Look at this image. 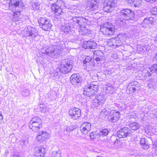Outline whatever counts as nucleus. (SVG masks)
Listing matches in <instances>:
<instances>
[{"instance_id":"obj_53","label":"nucleus","mask_w":157,"mask_h":157,"mask_svg":"<svg viewBox=\"0 0 157 157\" xmlns=\"http://www.w3.org/2000/svg\"><path fill=\"white\" fill-rule=\"evenodd\" d=\"M112 70H106V71H105V75L110 74H111L112 73Z\"/></svg>"},{"instance_id":"obj_51","label":"nucleus","mask_w":157,"mask_h":157,"mask_svg":"<svg viewBox=\"0 0 157 157\" xmlns=\"http://www.w3.org/2000/svg\"><path fill=\"white\" fill-rule=\"evenodd\" d=\"M69 128H70V131L73 130L75 128V126L74 125H71L69 126Z\"/></svg>"},{"instance_id":"obj_30","label":"nucleus","mask_w":157,"mask_h":157,"mask_svg":"<svg viewBox=\"0 0 157 157\" xmlns=\"http://www.w3.org/2000/svg\"><path fill=\"white\" fill-rule=\"evenodd\" d=\"M103 103H104L101 101L96 97L92 101V104L96 107H97L99 105H102Z\"/></svg>"},{"instance_id":"obj_63","label":"nucleus","mask_w":157,"mask_h":157,"mask_svg":"<svg viewBox=\"0 0 157 157\" xmlns=\"http://www.w3.org/2000/svg\"><path fill=\"white\" fill-rule=\"evenodd\" d=\"M149 82H148V84L149 85L150 84V83H149Z\"/></svg>"},{"instance_id":"obj_7","label":"nucleus","mask_w":157,"mask_h":157,"mask_svg":"<svg viewBox=\"0 0 157 157\" xmlns=\"http://www.w3.org/2000/svg\"><path fill=\"white\" fill-rule=\"evenodd\" d=\"M94 82H91L90 84L85 87L83 94L87 97L94 96L96 93L98 88L97 85L94 84Z\"/></svg>"},{"instance_id":"obj_47","label":"nucleus","mask_w":157,"mask_h":157,"mask_svg":"<svg viewBox=\"0 0 157 157\" xmlns=\"http://www.w3.org/2000/svg\"><path fill=\"white\" fill-rule=\"evenodd\" d=\"M129 118L130 119L135 118L136 117V114L134 112L131 113L129 114Z\"/></svg>"},{"instance_id":"obj_1","label":"nucleus","mask_w":157,"mask_h":157,"mask_svg":"<svg viewBox=\"0 0 157 157\" xmlns=\"http://www.w3.org/2000/svg\"><path fill=\"white\" fill-rule=\"evenodd\" d=\"M135 16L134 11L128 9H122L116 18V24L121 27L126 24V21L131 20Z\"/></svg>"},{"instance_id":"obj_32","label":"nucleus","mask_w":157,"mask_h":157,"mask_svg":"<svg viewBox=\"0 0 157 157\" xmlns=\"http://www.w3.org/2000/svg\"><path fill=\"white\" fill-rule=\"evenodd\" d=\"M129 126L132 130H136L139 127L140 124L137 122H134L130 123Z\"/></svg>"},{"instance_id":"obj_58","label":"nucleus","mask_w":157,"mask_h":157,"mask_svg":"<svg viewBox=\"0 0 157 157\" xmlns=\"http://www.w3.org/2000/svg\"><path fill=\"white\" fill-rule=\"evenodd\" d=\"M117 44H120L121 45V41L120 40H119V38H118V42H117Z\"/></svg>"},{"instance_id":"obj_57","label":"nucleus","mask_w":157,"mask_h":157,"mask_svg":"<svg viewBox=\"0 0 157 157\" xmlns=\"http://www.w3.org/2000/svg\"><path fill=\"white\" fill-rule=\"evenodd\" d=\"M3 117H2V113L0 112V121L3 119Z\"/></svg>"},{"instance_id":"obj_9","label":"nucleus","mask_w":157,"mask_h":157,"mask_svg":"<svg viewBox=\"0 0 157 157\" xmlns=\"http://www.w3.org/2000/svg\"><path fill=\"white\" fill-rule=\"evenodd\" d=\"M40 27L45 31H48L52 26L50 20L46 17H40L38 20Z\"/></svg>"},{"instance_id":"obj_34","label":"nucleus","mask_w":157,"mask_h":157,"mask_svg":"<svg viewBox=\"0 0 157 157\" xmlns=\"http://www.w3.org/2000/svg\"><path fill=\"white\" fill-rule=\"evenodd\" d=\"M150 50H151L150 46L148 45H145L141 46L139 51H140L142 52H145L147 53Z\"/></svg>"},{"instance_id":"obj_28","label":"nucleus","mask_w":157,"mask_h":157,"mask_svg":"<svg viewBox=\"0 0 157 157\" xmlns=\"http://www.w3.org/2000/svg\"><path fill=\"white\" fill-rule=\"evenodd\" d=\"M152 73L150 68L145 69L142 71V75L145 77L150 76Z\"/></svg>"},{"instance_id":"obj_14","label":"nucleus","mask_w":157,"mask_h":157,"mask_svg":"<svg viewBox=\"0 0 157 157\" xmlns=\"http://www.w3.org/2000/svg\"><path fill=\"white\" fill-rule=\"evenodd\" d=\"M81 111L75 107L70 109L69 111V115L71 118L74 120H76L81 116Z\"/></svg>"},{"instance_id":"obj_18","label":"nucleus","mask_w":157,"mask_h":157,"mask_svg":"<svg viewBox=\"0 0 157 157\" xmlns=\"http://www.w3.org/2000/svg\"><path fill=\"white\" fill-rule=\"evenodd\" d=\"M34 153L37 157H44L46 153L45 148L42 145H37L35 147Z\"/></svg>"},{"instance_id":"obj_40","label":"nucleus","mask_w":157,"mask_h":157,"mask_svg":"<svg viewBox=\"0 0 157 157\" xmlns=\"http://www.w3.org/2000/svg\"><path fill=\"white\" fill-rule=\"evenodd\" d=\"M46 106L43 104H40L38 106V109L41 112L44 113L46 111Z\"/></svg>"},{"instance_id":"obj_44","label":"nucleus","mask_w":157,"mask_h":157,"mask_svg":"<svg viewBox=\"0 0 157 157\" xmlns=\"http://www.w3.org/2000/svg\"><path fill=\"white\" fill-rule=\"evenodd\" d=\"M150 68L152 73L157 72V64H154Z\"/></svg>"},{"instance_id":"obj_24","label":"nucleus","mask_w":157,"mask_h":157,"mask_svg":"<svg viewBox=\"0 0 157 157\" xmlns=\"http://www.w3.org/2000/svg\"><path fill=\"white\" fill-rule=\"evenodd\" d=\"M20 10L18 9V10L15 12H13H13L10 16L11 20L14 21H21V18Z\"/></svg>"},{"instance_id":"obj_16","label":"nucleus","mask_w":157,"mask_h":157,"mask_svg":"<svg viewBox=\"0 0 157 157\" xmlns=\"http://www.w3.org/2000/svg\"><path fill=\"white\" fill-rule=\"evenodd\" d=\"M83 63L84 69L88 71L92 69L94 65L93 60H92L91 58L89 56L86 57L85 59L83 61Z\"/></svg>"},{"instance_id":"obj_36","label":"nucleus","mask_w":157,"mask_h":157,"mask_svg":"<svg viewBox=\"0 0 157 157\" xmlns=\"http://www.w3.org/2000/svg\"><path fill=\"white\" fill-rule=\"evenodd\" d=\"M111 110L109 108H106L103 109L100 113L101 115H103V117L106 116L109 113Z\"/></svg>"},{"instance_id":"obj_29","label":"nucleus","mask_w":157,"mask_h":157,"mask_svg":"<svg viewBox=\"0 0 157 157\" xmlns=\"http://www.w3.org/2000/svg\"><path fill=\"white\" fill-rule=\"evenodd\" d=\"M40 3L36 2L32 3L31 4L32 9L34 11L40 10Z\"/></svg>"},{"instance_id":"obj_38","label":"nucleus","mask_w":157,"mask_h":157,"mask_svg":"<svg viewBox=\"0 0 157 157\" xmlns=\"http://www.w3.org/2000/svg\"><path fill=\"white\" fill-rule=\"evenodd\" d=\"M104 92L106 93H111V90L113 89L112 87L107 85H105L103 87Z\"/></svg>"},{"instance_id":"obj_59","label":"nucleus","mask_w":157,"mask_h":157,"mask_svg":"<svg viewBox=\"0 0 157 157\" xmlns=\"http://www.w3.org/2000/svg\"><path fill=\"white\" fill-rule=\"evenodd\" d=\"M155 59L157 60V52L155 55Z\"/></svg>"},{"instance_id":"obj_12","label":"nucleus","mask_w":157,"mask_h":157,"mask_svg":"<svg viewBox=\"0 0 157 157\" xmlns=\"http://www.w3.org/2000/svg\"><path fill=\"white\" fill-rule=\"evenodd\" d=\"M70 80L72 85H78L82 82V78L78 74H74L70 76Z\"/></svg>"},{"instance_id":"obj_61","label":"nucleus","mask_w":157,"mask_h":157,"mask_svg":"<svg viewBox=\"0 0 157 157\" xmlns=\"http://www.w3.org/2000/svg\"><path fill=\"white\" fill-rule=\"evenodd\" d=\"M48 1H53L54 2H56V0H48Z\"/></svg>"},{"instance_id":"obj_23","label":"nucleus","mask_w":157,"mask_h":157,"mask_svg":"<svg viewBox=\"0 0 157 157\" xmlns=\"http://www.w3.org/2000/svg\"><path fill=\"white\" fill-rule=\"evenodd\" d=\"M48 133L46 132L39 131L36 136V140L37 142L41 143L48 138Z\"/></svg>"},{"instance_id":"obj_5","label":"nucleus","mask_w":157,"mask_h":157,"mask_svg":"<svg viewBox=\"0 0 157 157\" xmlns=\"http://www.w3.org/2000/svg\"><path fill=\"white\" fill-rule=\"evenodd\" d=\"M115 27L112 24L106 23L100 26V31L103 34L111 36L113 35L115 32Z\"/></svg>"},{"instance_id":"obj_25","label":"nucleus","mask_w":157,"mask_h":157,"mask_svg":"<svg viewBox=\"0 0 157 157\" xmlns=\"http://www.w3.org/2000/svg\"><path fill=\"white\" fill-rule=\"evenodd\" d=\"M71 20H70L68 23L65 24L64 25H61L60 26V29L62 32L65 33H68L71 30L72 27L74 28L73 27L72 23H70Z\"/></svg>"},{"instance_id":"obj_31","label":"nucleus","mask_w":157,"mask_h":157,"mask_svg":"<svg viewBox=\"0 0 157 157\" xmlns=\"http://www.w3.org/2000/svg\"><path fill=\"white\" fill-rule=\"evenodd\" d=\"M109 132L107 129H104L100 130V132L98 133V135L100 137H103L108 135Z\"/></svg>"},{"instance_id":"obj_35","label":"nucleus","mask_w":157,"mask_h":157,"mask_svg":"<svg viewBox=\"0 0 157 157\" xmlns=\"http://www.w3.org/2000/svg\"><path fill=\"white\" fill-rule=\"evenodd\" d=\"M132 2L135 7H140L142 4V0H132Z\"/></svg>"},{"instance_id":"obj_27","label":"nucleus","mask_w":157,"mask_h":157,"mask_svg":"<svg viewBox=\"0 0 157 157\" xmlns=\"http://www.w3.org/2000/svg\"><path fill=\"white\" fill-rule=\"evenodd\" d=\"M61 73L60 70L59 69L58 67L56 69V70L51 74L55 78H58L59 75H61Z\"/></svg>"},{"instance_id":"obj_49","label":"nucleus","mask_w":157,"mask_h":157,"mask_svg":"<svg viewBox=\"0 0 157 157\" xmlns=\"http://www.w3.org/2000/svg\"><path fill=\"white\" fill-rule=\"evenodd\" d=\"M152 13L155 15H157V7L154 8L152 10Z\"/></svg>"},{"instance_id":"obj_2","label":"nucleus","mask_w":157,"mask_h":157,"mask_svg":"<svg viewBox=\"0 0 157 157\" xmlns=\"http://www.w3.org/2000/svg\"><path fill=\"white\" fill-rule=\"evenodd\" d=\"M56 44H54L49 47L47 48H41L40 52L51 58H55L60 55L61 52V48L59 45L56 43Z\"/></svg>"},{"instance_id":"obj_46","label":"nucleus","mask_w":157,"mask_h":157,"mask_svg":"<svg viewBox=\"0 0 157 157\" xmlns=\"http://www.w3.org/2000/svg\"><path fill=\"white\" fill-rule=\"evenodd\" d=\"M97 135H98V134L97 135V133L95 132H91L89 135L90 138L91 139H94L96 138Z\"/></svg>"},{"instance_id":"obj_41","label":"nucleus","mask_w":157,"mask_h":157,"mask_svg":"<svg viewBox=\"0 0 157 157\" xmlns=\"http://www.w3.org/2000/svg\"><path fill=\"white\" fill-rule=\"evenodd\" d=\"M151 19L152 18L151 17H149L148 18L144 19L143 22V24L145 26L147 25L148 24H151L152 23L151 20Z\"/></svg>"},{"instance_id":"obj_10","label":"nucleus","mask_w":157,"mask_h":157,"mask_svg":"<svg viewBox=\"0 0 157 157\" xmlns=\"http://www.w3.org/2000/svg\"><path fill=\"white\" fill-rule=\"evenodd\" d=\"M9 5V9L13 11L16 8L21 10L24 7L22 0H10Z\"/></svg>"},{"instance_id":"obj_21","label":"nucleus","mask_w":157,"mask_h":157,"mask_svg":"<svg viewBox=\"0 0 157 157\" xmlns=\"http://www.w3.org/2000/svg\"><path fill=\"white\" fill-rule=\"evenodd\" d=\"M97 44L94 41H85L83 43L82 48L86 49H94L97 47Z\"/></svg>"},{"instance_id":"obj_43","label":"nucleus","mask_w":157,"mask_h":157,"mask_svg":"<svg viewBox=\"0 0 157 157\" xmlns=\"http://www.w3.org/2000/svg\"><path fill=\"white\" fill-rule=\"evenodd\" d=\"M64 133L65 135H68L70 133V128L69 127L66 125L63 128Z\"/></svg>"},{"instance_id":"obj_11","label":"nucleus","mask_w":157,"mask_h":157,"mask_svg":"<svg viewBox=\"0 0 157 157\" xmlns=\"http://www.w3.org/2000/svg\"><path fill=\"white\" fill-rule=\"evenodd\" d=\"M121 117L119 112L115 110H111L109 113L108 119L110 122L115 123Z\"/></svg>"},{"instance_id":"obj_37","label":"nucleus","mask_w":157,"mask_h":157,"mask_svg":"<svg viewBox=\"0 0 157 157\" xmlns=\"http://www.w3.org/2000/svg\"><path fill=\"white\" fill-rule=\"evenodd\" d=\"M50 157H61V151L58 150L57 151H54L49 155Z\"/></svg>"},{"instance_id":"obj_56","label":"nucleus","mask_w":157,"mask_h":157,"mask_svg":"<svg viewBox=\"0 0 157 157\" xmlns=\"http://www.w3.org/2000/svg\"><path fill=\"white\" fill-rule=\"evenodd\" d=\"M11 157H20V156L17 154H13Z\"/></svg>"},{"instance_id":"obj_17","label":"nucleus","mask_w":157,"mask_h":157,"mask_svg":"<svg viewBox=\"0 0 157 157\" xmlns=\"http://www.w3.org/2000/svg\"><path fill=\"white\" fill-rule=\"evenodd\" d=\"M116 6V3L113 0H105L104 3L103 9L105 12L111 11V8Z\"/></svg>"},{"instance_id":"obj_60","label":"nucleus","mask_w":157,"mask_h":157,"mask_svg":"<svg viewBox=\"0 0 157 157\" xmlns=\"http://www.w3.org/2000/svg\"><path fill=\"white\" fill-rule=\"evenodd\" d=\"M154 147H157V142H155L153 145Z\"/></svg>"},{"instance_id":"obj_3","label":"nucleus","mask_w":157,"mask_h":157,"mask_svg":"<svg viewBox=\"0 0 157 157\" xmlns=\"http://www.w3.org/2000/svg\"><path fill=\"white\" fill-rule=\"evenodd\" d=\"M22 34L23 37L28 39H33L36 41L39 40L40 38L37 30L31 26L25 28L22 32Z\"/></svg>"},{"instance_id":"obj_33","label":"nucleus","mask_w":157,"mask_h":157,"mask_svg":"<svg viewBox=\"0 0 157 157\" xmlns=\"http://www.w3.org/2000/svg\"><path fill=\"white\" fill-rule=\"evenodd\" d=\"M111 41L112 43L110 44L109 46H116V48H117L121 46V44H117V42H118V38H112L111 39Z\"/></svg>"},{"instance_id":"obj_54","label":"nucleus","mask_w":157,"mask_h":157,"mask_svg":"<svg viewBox=\"0 0 157 157\" xmlns=\"http://www.w3.org/2000/svg\"><path fill=\"white\" fill-rule=\"evenodd\" d=\"M95 57V59L97 62H99L101 61V58H100V57Z\"/></svg>"},{"instance_id":"obj_55","label":"nucleus","mask_w":157,"mask_h":157,"mask_svg":"<svg viewBox=\"0 0 157 157\" xmlns=\"http://www.w3.org/2000/svg\"><path fill=\"white\" fill-rule=\"evenodd\" d=\"M147 2H150L151 3H153L155 2L156 0H145Z\"/></svg>"},{"instance_id":"obj_20","label":"nucleus","mask_w":157,"mask_h":157,"mask_svg":"<svg viewBox=\"0 0 157 157\" xmlns=\"http://www.w3.org/2000/svg\"><path fill=\"white\" fill-rule=\"evenodd\" d=\"M91 125L89 122L83 123L80 127V130L83 134L86 135L90 131L91 129Z\"/></svg>"},{"instance_id":"obj_19","label":"nucleus","mask_w":157,"mask_h":157,"mask_svg":"<svg viewBox=\"0 0 157 157\" xmlns=\"http://www.w3.org/2000/svg\"><path fill=\"white\" fill-rule=\"evenodd\" d=\"M51 9L52 11L56 16L61 15L63 13V9L57 3H55L52 4Z\"/></svg>"},{"instance_id":"obj_39","label":"nucleus","mask_w":157,"mask_h":157,"mask_svg":"<svg viewBox=\"0 0 157 157\" xmlns=\"http://www.w3.org/2000/svg\"><path fill=\"white\" fill-rule=\"evenodd\" d=\"M30 93V91L29 90L25 87H24L21 91V94L23 96H28Z\"/></svg>"},{"instance_id":"obj_48","label":"nucleus","mask_w":157,"mask_h":157,"mask_svg":"<svg viewBox=\"0 0 157 157\" xmlns=\"http://www.w3.org/2000/svg\"><path fill=\"white\" fill-rule=\"evenodd\" d=\"M116 135H112L111 138H110V140L112 142H113V144L114 143V142L115 140L116 139V138L117 137Z\"/></svg>"},{"instance_id":"obj_6","label":"nucleus","mask_w":157,"mask_h":157,"mask_svg":"<svg viewBox=\"0 0 157 157\" xmlns=\"http://www.w3.org/2000/svg\"><path fill=\"white\" fill-rule=\"evenodd\" d=\"M72 63L71 61L68 59H65L62 61L60 65L58 67L61 73L67 74L70 72L72 68Z\"/></svg>"},{"instance_id":"obj_15","label":"nucleus","mask_w":157,"mask_h":157,"mask_svg":"<svg viewBox=\"0 0 157 157\" xmlns=\"http://www.w3.org/2000/svg\"><path fill=\"white\" fill-rule=\"evenodd\" d=\"M132 132L130 129L127 127H124L117 132V136L119 138H124L131 135Z\"/></svg>"},{"instance_id":"obj_45","label":"nucleus","mask_w":157,"mask_h":157,"mask_svg":"<svg viewBox=\"0 0 157 157\" xmlns=\"http://www.w3.org/2000/svg\"><path fill=\"white\" fill-rule=\"evenodd\" d=\"M98 99L103 102H104L105 101L106 98L105 96L103 94H100L98 95L96 97Z\"/></svg>"},{"instance_id":"obj_4","label":"nucleus","mask_w":157,"mask_h":157,"mask_svg":"<svg viewBox=\"0 0 157 157\" xmlns=\"http://www.w3.org/2000/svg\"><path fill=\"white\" fill-rule=\"evenodd\" d=\"M82 18L81 17H74L71 21V23H72L73 27L75 29L79 28L78 31L79 34L82 35H84L87 33H89L90 32V30L87 29L84 24H81V20Z\"/></svg>"},{"instance_id":"obj_22","label":"nucleus","mask_w":157,"mask_h":157,"mask_svg":"<svg viewBox=\"0 0 157 157\" xmlns=\"http://www.w3.org/2000/svg\"><path fill=\"white\" fill-rule=\"evenodd\" d=\"M139 83L137 81L131 82L129 83L127 87V88L132 91L133 93L138 91L140 89Z\"/></svg>"},{"instance_id":"obj_52","label":"nucleus","mask_w":157,"mask_h":157,"mask_svg":"<svg viewBox=\"0 0 157 157\" xmlns=\"http://www.w3.org/2000/svg\"><path fill=\"white\" fill-rule=\"evenodd\" d=\"M22 143L23 144L25 145L28 144V141L27 140L25 139L22 140Z\"/></svg>"},{"instance_id":"obj_13","label":"nucleus","mask_w":157,"mask_h":157,"mask_svg":"<svg viewBox=\"0 0 157 157\" xmlns=\"http://www.w3.org/2000/svg\"><path fill=\"white\" fill-rule=\"evenodd\" d=\"M98 2L97 0H86V5L88 10L91 11H94L98 10Z\"/></svg>"},{"instance_id":"obj_50","label":"nucleus","mask_w":157,"mask_h":157,"mask_svg":"<svg viewBox=\"0 0 157 157\" xmlns=\"http://www.w3.org/2000/svg\"><path fill=\"white\" fill-rule=\"evenodd\" d=\"M120 138H119L117 136L116 138V139L115 140L114 142V145L117 146L118 144V143L119 141H120V139H119Z\"/></svg>"},{"instance_id":"obj_26","label":"nucleus","mask_w":157,"mask_h":157,"mask_svg":"<svg viewBox=\"0 0 157 157\" xmlns=\"http://www.w3.org/2000/svg\"><path fill=\"white\" fill-rule=\"evenodd\" d=\"M140 144L142 148L144 149H147L149 147V144L145 138H141Z\"/></svg>"},{"instance_id":"obj_42","label":"nucleus","mask_w":157,"mask_h":157,"mask_svg":"<svg viewBox=\"0 0 157 157\" xmlns=\"http://www.w3.org/2000/svg\"><path fill=\"white\" fill-rule=\"evenodd\" d=\"M94 57H101L103 55L102 52L100 50H96L94 52Z\"/></svg>"},{"instance_id":"obj_62","label":"nucleus","mask_w":157,"mask_h":157,"mask_svg":"<svg viewBox=\"0 0 157 157\" xmlns=\"http://www.w3.org/2000/svg\"><path fill=\"white\" fill-rule=\"evenodd\" d=\"M28 157H32L31 155H29Z\"/></svg>"},{"instance_id":"obj_8","label":"nucleus","mask_w":157,"mask_h":157,"mask_svg":"<svg viewBox=\"0 0 157 157\" xmlns=\"http://www.w3.org/2000/svg\"><path fill=\"white\" fill-rule=\"evenodd\" d=\"M42 121L41 119L37 116L33 117L30 121L29 127L33 131L37 132L41 127Z\"/></svg>"}]
</instances>
